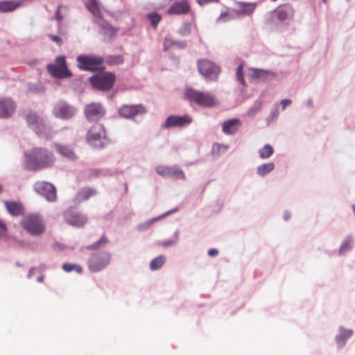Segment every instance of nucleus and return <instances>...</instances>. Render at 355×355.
Segmentation results:
<instances>
[{
	"label": "nucleus",
	"instance_id": "ddd939ff",
	"mask_svg": "<svg viewBox=\"0 0 355 355\" xmlns=\"http://www.w3.org/2000/svg\"><path fill=\"white\" fill-rule=\"evenodd\" d=\"M156 173L160 176L184 180L185 175L183 171L177 166H157Z\"/></svg>",
	"mask_w": 355,
	"mask_h": 355
},
{
	"label": "nucleus",
	"instance_id": "a211bd4d",
	"mask_svg": "<svg viewBox=\"0 0 355 355\" xmlns=\"http://www.w3.org/2000/svg\"><path fill=\"white\" fill-rule=\"evenodd\" d=\"M15 102L9 98H0V117L10 116L15 110Z\"/></svg>",
	"mask_w": 355,
	"mask_h": 355
},
{
	"label": "nucleus",
	"instance_id": "393cba45",
	"mask_svg": "<svg viewBox=\"0 0 355 355\" xmlns=\"http://www.w3.org/2000/svg\"><path fill=\"white\" fill-rule=\"evenodd\" d=\"M21 6L20 2H15L12 1H0V12H8L15 10L17 8Z\"/></svg>",
	"mask_w": 355,
	"mask_h": 355
},
{
	"label": "nucleus",
	"instance_id": "412c9836",
	"mask_svg": "<svg viewBox=\"0 0 355 355\" xmlns=\"http://www.w3.org/2000/svg\"><path fill=\"white\" fill-rule=\"evenodd\" d=\"M241 121L239 119H232L222 123V130L225 135H232L237 132L241 126Z\"/></svg>",
	"mask_w": 355,
	"mask_h": 355
},
{
	"label": "nucleus",
	"instance_id": "58836bf2",
	"mask_svg": "<svg viewBox=\"0 0 355 355\" xmlns=\"http://www.w3.org/2000/svg\"><path fill=\"white\" fill-rule=\"evenodd\" d=\"M107 242H108V240L106 238V236H103L96 243H94L92 245L87 247V250H96V249L100 248L101 246L105 245V244L107 243Z\"/></svg>",
	"mask_w": 355,
	"mask_h": 355
},
{
	"label": "nucleus",
	"instance_id": "72a5a7b5",
	"mask_svg": "<svg viewBox=\"0 0 355 355\" xmlns=\"http://www.w3.org/2000/svg\"><path fill=\"white\" fill-rule=\"evenodd\" d=\"M147 19L150 21L152 26L156 28L158 24L159 23L162 17L157 12L149 13L146 16Z\"/></svg>",
	"mask_w": 355,
	"mask_h": 355
},
{
	"label": "nucleus",
	"instance_id": "4468645a",
	"mask_svg": "<svg viewBox=\"0 0 355 355\" xmlns=\"http://www.w3.org/2000/svg\"><path fill=\"white\" fill-rule=\"evenodd\" d=\"M146 112V108L141 104L123 105L119 107L118 113L121 117L131 119L139 114H144Z\"/></svg>",
	"mask_w": 355,
	"mask_h": 355
},
{
	"label": "nucleus",
	"instance_id": "c03bdc74",
	"mask_svg": "<svg viewBox=\"0 0 355 355\" xmlns=\"http://www.w3.org/2000/svg\"><path fill=\"white\" fill-rule=\"evenodd\" d=\"M291 104V101L289 99H283L281 101V105L282 106V109L284 110L288 105Z\"/></svg>",
	"mask_w": 355,
	"mask_h": 355
},
{
	"label": "nucleus",
	"instance_id": "3c124183",
	"mask_svg": "<svg viewBox=\"0 0 355 355\" xmlns=\"http://www.w3.org/2000/svg\"><path fill=\"white\" fill-rule=\"evenodd\" d=\"M57 17H58V20H60V19H61L60 15H58V14H57Z\"/></svg>",
	"mask_w": 355,
	"mask_h": 355
},
{
	"label": "nucleus",
	"instance_id": "c756f323",
	"mask_svg": "<svg viewBox=\"0 0 355 355\" xmlns=\"http://www.w3.org/2000/svg\"><path fill=\"white\" fill-rule=\"evenodd\" d=\"M166 261V257L164 255H160L153 259L150 263V268L152 270H156L162 267Z\"/></svg>",
	"mask_w": 355,
	"mask_h": 355
},
{
	"label": "nucleus",
	"instance_id": "79ce46f5",
	"mask_svg": "<svg viewBox=\"0 0 355 355\" xmlns=\"http://www.w3.org/2000/svg\"><path fill=\"white\" fill-rule=\"evenodd\" d=\"M352 239H347L345 240L341 245L340 246V252L341 253H344L346 251L349 250L351 249L352 248Z\"/></svg>",
	"mask_w": 355,
	"mask_h": 355
},
{
	"label": "nucleus",
	"instance_id": "0eeeda50",
	"mask_svg": "<svg viewBox=\"0 0 355 355\" xmlns=\"http://www.w3.org/2000/svg\"><path fill=\"white\" fill-rule=\"evenodd\" d=\"M78 66L85 71H97L103 69V58L94 55H80L77 57Z\"/></svg>",
	"mask_w": 355,
	"mask_h": 355
},
{
	"label": "nucleus",
	"instance_id": "6e6552de",
	"mask_svg": "<svg viewBox=\"0 0 355 355\" xmlns=\"http://www.w3.org/2000/svg\"><path fill=\"white\" fill-rule=\"evenodd\" d=\"M49 73L57 78H66L72 76V73L67 69V62L64 56H59L55 59V64H49L46 67Z\"/></svg>",
	"mask_w": 355,
	"mask_h": 355
},
{
	"label": "nucleus",
	"instance_id": "2eb2a0df",
	"mask_svg": "<svg viewBox=\"0 0 355 355\" xmlns=\"http://www.w3.org/2000/svg\"><path fill=\"white\" fill-rule=\"evenodd\" d=\"M35 189L49 201H54L56 199V189L53 184L49 182H37L35 184Z\"/></svg>",
	"mask_w": 355,
	"mask_h": 355
},
{
	"label": "nucleus",
	"instance_id": "f704fd0d",
	"mask_svg": "<svg viewBox=\"0 0 355 355\" xmlns=\"http://www.w3.org/2000/svg\"><path fill=\"white\" fill-rule=\"evenodd\" d=\"M62 269L66 272H71L73 270L76 271L78 274L83 272V268L80 265L72 264L69 263H65L62 266Z\"/></svg>",
	"mask_w": 355,
	"mask_h": 355
},
{
	"label": "nucleus",
	"instance_id": "c9c22d12",
	"mask_svg": "<svg viewBox=\"0 0 355 355\" xmlns=\"http://www.w3.org/2000/svg\"><path fill=\"white\" fill-rule=\"evenodd\" d=\"M275 16L279 21H284L288 17V11L284 8H279L275 10Z\"/></svg>",
	"mask_w": 355,
	"mask_h": 355
},
{
	"label": "nucleus",
	"instance_id": "e433bc0d",
	"mask_svg": "<svg viewBox=\"0 0 355 355\" xmlns=\"http://www.w3.org/2000/svg\"><path fill=\"white\" fill-rule=\"evenodd\" d=\"M123 58L121 55H111L107 59V62L110 65L121 64L123 62Z\"/></svg>",
	"mask_w": 355,
	"mask_h": 355
},
{
	"label": "nucleus",
	"instance_id": "473e14b6",
	"mask_svg": "<svg viewBox=\"0 0 355 355\" xmlns=\"http://www.w3.org/2000/svg\"><path fill=\"white\" fill-rule=\"evenodd\" d=\"M259 156L261 159L270 157L274 153L273 148L270 144H266L259 150Z\"/></svg>",
	"mask_w": 355,
	"mask_h": 355
},
{
	"label": "nucleus",
	"instance_id": "39448f33",
	"mask_svg": "<svg viewBox=\"0 0 355 355\" xmlns=\"http://www.w3.org/2000/svg\"><path fill=\"white\" fill-rule=\"evenodd\" d=\"M111 254L107 252H100L91 254L87 259L89 271L98 272L105 268L110 263Z\"/></svg>",
	"mask_w": 355,
	"mask_h": 355
},
{
	"label": "nucleus",
	"instance_id": "a18cd8bd",
	"mask_svg": "<svg viewBox=\"0 0 355 355\" xmlns=\"http://www.w3.org/2000/svg\"><path fill=\"white\" fill-rule=\"evenodd\" d=\"M218 250L216 249H214V248L210 249L208 251V254L210 257H215V256L218 255Z\"/></svg>",
	"mask_w": 355,
	"mask_h": 355
},
{
	"label": "nucleus",
	"instance_id": "a878e982",
	"mask_svg": "<svg viewBox=\"0 0 355 355\" xmlns=\"http://www.w3.org/2000/svg\"><path fill=\"white\" fill-rule=\"evenodd\" d=\"M256 3H245V2H239L237 3V6L239 8V12L242 15H251L255 8Z\"/></svg>",
	"mask_w": 355,
	"mask_h": 355
},
{
	"label": "nucleus",
	"instance_id": "ea45409f",
	"mask_svg": "<svg viewBox=\"0 0 355 355\" xmlns=\"http://www.w3.org/2000/svg\"><path fill=\"white\" fill-rule=\"evenodd\" d=\"M191 25L187 22L184 23L182 27L179 30V34L182 36H187L191 33Z\"/></svg>",
	"mask_w": 355,
	"mask_h": 355
},
{
	"label": "nucleus",
	"instance_id": "aec40b11",
	"mask_svg": "<svg viewBox=\"0 0 355 355\" xmlns=\"http://www.w3.org/2000/svg\"><path fill=\"white\" fill-rule=\"evenodd\" d=\"M4 205L6 211L12 216H20L25 212L24 206L19 201L6 200Z\"/></svg>",
	"mask_w": 355,
	"mask_h": 355
},
{
	"label": "nucleus",
	"instance_id": "4c0bfd02",
	"mask_svg": "<svg viewBox=\"0 0 355 355\" xmlns=\"http://www.w3.org/2000/svg\"><path fill=\"white\" fill-rule=\"evenodd\" d=\"M8 228L5 222L0 218V239H8Z\"/></svg>",
	"mask_w": 355,
	"mask_h": 355
},
{
	"label": "nucleus",
	"instance_id": "9d476101",
	"mask_svg": "<svg viewBox=\"0 0 355 355\" xmlns=\"http://www.w3.org/2000/svg\"><path fill=\"white\" fill-rule=\"evenodd\" d=\"M64 220L69 225L81 227H83L88 221L87 217L77 211L73 207H71L64 212Z\"/></svg>",
	"mask_w": 355,
	"mask_h": 355
},
{
	"label": "nucleus",
	"instance_id": "cd10ccee",
	"mask_svg": "<svg viewBox=\"0 0 355 355\" xmlns=\"http://www.w3.org/2000/svg\"><path fill=\"white\" fill-rule=\"evenodd\" d=\"M352 333L353 331L350 329H340V334L336 338L338 345L340 347L343 346L346 340L352 336Z\"/></svg>",
	"mask_w": 355,
	"mask_h": 355
},
{
	"label": "nucleus",
	"instance_id": "8fccbe9b",
	"mask_svg": "<svg viewBox=\"0 0 355 355\" xmlns=\"http://www.w3.org/2000/svg\"><path fill=\"white\" fill-rule=\"evenodd\" d=\"M290 218V216L287 215V214H285L284 218L285 220H288Z\"/></svg>",
	"mask_w": 355,
	"mask_h": 355
},
{
	"label": "nucleus",
	"instance_id": "f8f14e48",
	"mask_svg": "<svg viewBox=\"0 0 355 355\" xmlns=\"http://www.w3.org/2000/svg\"><path fill=\"white\" fill-rule=\"evenodd\" d=\"M105 114V110L100 103H92L85 107V115L88 121H98L103 118Z\"/></svg>",
	"mask_w": 355,
	"mask_h": 355
},
{
	"label": "nucleus",
	"instance_id": "5701e85b",
	"mask_svg": "<svg viewBox=\"0 0 355 355\" xmlns=\"http://www.w3.org/2000/svg\"><path fill=\"white\" fill-rule=\"evenodd\" d=\"M55 148L58 153L61 156L71 160L76 159L75 152L69 146L56 144H55Z\"/></svg>",
	"mask_w": 355,
	"mask_h": 355
},
{
	"label": "nucleus",
	"instance_id": "c85d7f7f",
	"mask_svg": "<svg viewBox=\"0 0 355 355\" xmlns=\"http://www.w3.org/2000/svg\"><path fill=\"white\" fill-rule=\"evenodd\" d=\"M268 73V71L265 70L251 69L249 71V78L252 80L266 79Z\"/></svg>",
	"mask_w": 355,
	"mask_h": 355
},
{
	"label": "nucleus",
	"instance_id": "f03ea898",
	"mask_svg": "<svg viewBox=\"0 0 355 355\" xmlns=\"http://www.w3.org/2000/svg\"><path fill=\"white\" fill-rule=\"evenodd\" d=\"M20 225L32 236H40L45 231V223L42 217L37 214L24 216L20 221Z\"/></svg>",
	"mask_w": 355,
	"mask_h": 355
},
{
	"label": "nucleus",
	"instance_id": "b1692460",
	"mask_svg": "<svg viewBox=\"0 0 355 355\" xmlns=\"http://www.w3.org/2000/svg\"><path fill=\"white\" fill-rule=\"evenodd\" d=\"M96 191L92 187H83L79 190L76 196L78 202L85 201L96 195Z\"/></svg>",
	"mask_w": 355,
	"mask_h": 355
},
{
	"label": "nucleus",
	"instance_id": "7c9ffc66",
	"mask_svg": "<svg viewBox=\"0 0 355 355\" xmlns=\"http://www.w3.org/2000/svg\"><path fill=\"white\" fill-rule=\"evenodd\" d=\"M275 168V164L272 162L263 164L257 168V173L260 176H264Z\"/></svg>",
	"mask_w": 355,
	"mask_h": 355
},
{
	"label": "nucleus",
	"instance_id": "423d86ee",
	"mask_svg": "<svg viewBox=\"0 0 355 355\" xmlns=\"http://www.w3.org/2000/svg\"><path fill=\"white\" fill-rule=\"evenodd\" d=\"M115 80L116 77L113 73L104 72L92 76L89 78V82L96 89L107 91L112 87Z\"/></svg>",
	"mask_w": 355,
	"mask_h": 355
},
{
	"label": "nucleus",
	"instance_id": "a19ab883",
	"mask_svg": "<svg viewBox=\"0 0 355 355\" xmlns=\"http://www.w3.org/2000/svg\"><path fill=\"white\" fill-rule=\"evenodd\" d=\"M236 78L238 81L241 83V85H245V83L243 78V64H241L236 70Z\"/></svg>",
	"mask_w": 355,
	"mask_h": 355
},
{
	"label": "nucleus",
	"instance_id": "1a4fd4ad",
	"mask_svg": "<svg viewBox=\"0 0 355 355\" xmlns=\"http://www.w3.org/2000/svg\"><path fill=\"white\" fill-rule=\"evenodd\" d=\"M198 68L200 73L210 80H216L220 71V68L217 65L207 60H199Z\"/></svg>",
	"mask_w": 355,
	"mask_h": 355
},
{
	"label": "nucleus",
	"instance_id": "dca6fc26",
	"mask_svg": "<svg viewBox=\"0 0 355 355\" xmlns=\"http://www.w3.org/2000/svg\"><path fill=\"white\" fill-rule=\"evenodd\" d=\"M76 110L65 102H59L53 108V114L62 119H69L74 116Z\"/></svg>",
	"mask_w": 355,
	"mask_h": 355
},
{
	"label": "nucleus",
	"instance_id": "6ab92c4d",
	"mask_svg": "<svg viewBox=\"0 0 355 355\" xmlns=\"http://www.w3.org/2000/svg\"><path fill=\"white\" fill-rule=\"evenodd\" d=\"M191 10L187 0H180L173 3L167 10L168 15H185Z\"/></svg>",
	"mask_w": 355,
	"mask_h": 355
},
{
	"label": "nucleus",
	"instance_id": "bb28decb",
	"mask_svg": "<svg viewBox=\"0 0 355 355\" xmlns=\"http://www.w3.org/2000/svg\"><path fill=\"white\" fill-rule=\"evenodd\" d=\"M86 6L87 9L93 14L94 17H96V21L103 19L101 9L96 2V0H89Z\"/></svg>",
	"mask_w": 355,
	"mask_h": 355
},
{
	"label": "nucleus",
	"instance_id": "2f4dec72",
	"mask_svg": "<svg viewBox=\"0 0 355 355\" xmlns=\"http://www.w3.org/2000/svg\"><path fill=\"white\" fill-rule=\"evenodd\" d=\"M184 45H185L184 44H182L180 42H178L173 40L171 36H166L164 38V51H167L173 46L183 47V46H184Z\"/></svg>",
	"mask_w": 355,
	"mask_h": 355
},
{
	"label": "nucleus",
	"instance_id": "603ef678",
	"mask_svg": "<svg viewBox=\"0 0 355 355\" xmlns=\"http://www.w3.org/2000/svg\"><path fill=\"white\" fill-rule=\"evenodd\" d=\"M352 208H353L354 211L355 212V205H353Z\"/></svg>",
	"mask_w": 355,
	"mask_h": 355
},
{
	"label": "nucleus",
	"instance_id": "de8ad7c7",
	"mask_svg": "<svg viewBox=\"0 0 355 355\" xmlns=\"http://www.w3.org/2000/svg\"><path fill=\"white\" fill-rule=\"evenodd\" d=\"M43 281H44V276L43 275H41V276L38 277L37 282H43Z\"/></svg>",
	"mask_w": 355,
	"mask_h": 355
},
{
	"label": "nucleus",
	"instance_id": "f3484780",
	"mask_svg": "<svg viewBox=\"0 0 355 355\" xmlns=\"http://www.w3.org/2000/svg\"><path fill=\"white\" fill-rule=\"evenodd\" d=\"M191 122V117L187 114L184 116L171 115L166 119L164 124L162 125V128L164 129H168L173 127H183Z\"/></svg>",
	"mask_w": 355,
	"mask_h": 355
},
{
	"label": "nucleus",
	"instance_id": "f257e3e1",
	"mask_svg": "<svg viewBox=\"0 0 355 355\" xmlns=\"http://www.w3.org/2000/svg\"><path fill=\"white\" fill-rule=\"evenodd\" d=\"M26 156L27 167L32 171L51 166L54 163L53 155L46 148H33Z\"/></svg>",
	"mask_w": 355,
	"mask_h": 355
},
{
	"label": "nucleus",
	"instance_id": "20e7f679",
	"mask_svg": "<svg viewBox=\"0 0 355 355\" xmlns=\"http://www.w3.org/2000/svg\"><path fill=\"white\" fill-rule=\"evenodd\" d=\"M26 119L28 125L40 138L49 140L53 137V134L51 129L44 124L42 119L36 113H28L26 115Z\"/></svg>",
	"mask_w": 355,
	"mask_h": 355
},
{
	"label": "nucleus",
	"instance_id": "864d4df0",
	"mask_svg": "<svg viewBox=\"0 0 355 355\" xmlns=\"http://www.w3.org/2000/svg\"><path fill=\"white\" fill-rule=\"evenodd\" d=\"M273 1H275L276 0H272Z\"/></svg>",
	"mask_w": 355,
	"mask_h": 355
},
{
	"label": "nucleus",
	"instance_id": "9b49d317",
	"mask_svg": "<svg viewBox=\"0 0 355 355\" xmlns=\"http://www.w3.org/2000/svg\"><path fill=\"white\" fill-rule=\"evenodd\" d=\"M105 137V131L102 124L96 123L89 130L87 141L95 147H101V140Z\"/></svg>",
	"mask_w": 355,
	"mask_h": 355
},
{
	"label": "nucleus",
	"instance_id": "49530a36",
	"mask_svg": "<svg viewBox=\"0 0 355 355\" xmlns=\"http://www.w3.org/2000/svg\"><path fill=\"white\" fill-rule=\"evenodd\" d=\"M200 5H204L211 2H217L218 0H197Z\"/></svg>",
	"mask_w": 355,
	"mask_h": 355
},
{
	"label": "nucleus",
	"instance_id": "09e8293b",
	"mask_svg": "<svg viewBox=\"0 0 355 355\" xmlns=\"http://www.w3.org/2000/svg\"><path fill=\"white\" fill-rule=\"evenodd\" d=\"M227 15V13H222V14L220 15V17H219L218 19H219V20H220L223 17H226Z\"/></svg>",
	"mask_w": 355,
	"mask_h": 355
},
{
	"label": "nucleus",
	"instance_id": "37998d69",
	"mask_svg": "<svg viewBox=\"0 0 355 355\" xmlns=\"http://www.w3.org/2000/svg\"><path fill=\"white\" fill-rule=\"evenodd\" d=\"M49 37L52 41L56 42L58 45L62 44V40L59 36L54 35H49Z\"/></svg>",
	"mask_w": 355,
	"mask_h": 355
},
{
	"label": "nucleus",
	"instance_id": "4be33fe9",
	"mask_svg": "<svg viewBox=\"0 0 355 355\" xmlns=\"http://www.w3.org/2000/svg\"><path fill=\"white\" fill-rule=\"evenodd\" d=\"M95 23L99 26L102 33L110 39H113L116 35L118 29L105 21L103 19L100 21H95Z\"/></svg>",
	"mask_w": 355,
	"mask_h": 355
},
{
	"label": "nucleus",
	"instance_id": "7ed1b4c3",
	"mask_svg": "<svg viewBox=\"0 0 355 355\" xmlns=\"http://www.w3.org/2000/svg\"><path fill=\"white\" fill-rule=\"evenodd\" d=\"M184 96L190 102L196 103L202 107H213L218 103L216 98L212 94L198 91L191 87L185 89Z\"/></svg>",
	"mask_w": 355,
	"mask_h": 355
}]
</instances>
